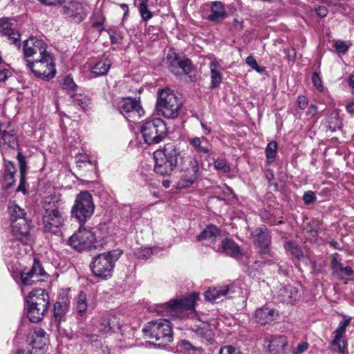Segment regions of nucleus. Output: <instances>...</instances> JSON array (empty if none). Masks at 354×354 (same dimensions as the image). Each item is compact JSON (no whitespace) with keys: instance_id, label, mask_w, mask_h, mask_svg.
<instances>
[{"instance_id":"20e7f679","label":"nucleus","mask_w":354,"mask_h":354,"mask_svg":"<svg viewBox=\"0 0 354 354\" xmlns=\"http://www.w3.org/2000/svg\"><path fill=\"white\" fill-rule=\"evenodd\" d=\"M183 102L174 91L169 88L158 91L156 109L158 114L168 119L176 118L181 110Z\"/></svg>"},{"instance_id":"a19ab883","label":"nucleus","mask_w":354,"mask_h":354,"mask_svg":"<svg viewBox=\"0 0 354 354\" xmlns=\"http://www.w3.org/2000/svg\"><path fill=\"white\" fill-rule=\"evenodd\" d=\"M277 154V143L275 141L270 142L266 148V155L267 162L272 163L274 162Z\"/></svg>"},{"instance_id":"de8ad7c7","label":"nucleus","mask_w":354,"mask_h":354,"mask_svg":"<svg viewBox=\"0 0 354 354\" xmlns=\"http://www.w3.org/2000/svg\"><path fill=\"white\" fill-rule=\"evenodd\" d=\"M136 256L140 259H147L152 254L151 249L149 248H145L142 249L137 250L135 252Z\"/></svg>"},{"instance_id":"f257e3e1","label":"nucleus","mask_w":354,"mask_h":354,"mask_svg":"<svg viewBox=\"0 0 354 354\" xmlns=\"http://www.w3.org/2000/svg\"><path fill=\"white\" fill-rule=\"evenodd\" d=\"M182 154V151L174 143L165 145L162 149L156 150L153 153L155 172L162 176L171 175Z\"/></svg>"},{"instance_id":"72a5a7b5","label":"nucleus","mask_w":354,"mask_h":354,"mask_svg":"<svg viewBox=\"0 0 354 354\" xmlns=\"http://www.w3.org/2000/svg\"><path fill=\"white\" fill-rule=\"evenodd\" d=\"M15 171L16 169L12 162L9 161L5 163V170L3 177V185L5 188L8 189L14 184V175Z\"/></svg>"},{"instance_id":"864d4df0","label":"nucleus","mask_w":354,"mask_h":354,"mask_svg":"<svg viewBox=\"0 0 354 354\" xmlns=\"http://www.w3.org/2000/svg\"><path fill=\"white\" fill-rule=\"evenodd\" d=\"M335 48L341 53H344L348 50V46L346 44L344 41L338 40L335 43L334 45Z\"/></svg>"},{"instance_id":"473e14b6","label":"nucleus","mask_w":354,"mask_h":354,"mask_svg":"<svg viewBox=\"0 0 354 354\" xmlns=\"http://www.w3.org/2000/svg\"><path fill=\"white\" fill-rule=\"evenodd\" d=\"M230 292L228 286L216 287L209 288L205 292V298L207 301H214L223 296H225Z\"/></svg>"},{"instance_id":"b1692460","label":"nucleus","mask_w":354,"mask_h":354,"mask_svg":"<svg viewBox=\"0 0 354 354\" xmlns=\"http://www.w3.org/2000/svg\"><path fill=\"white\" fill-rule=\"evenodd\" d=\"M0 32L6 37L12 44L16 46L18 48L21 46L19 32L12 28L11 25L6 20L0 21Z\"/></svg>"},{"instance_id":"f8f14e48","label":"nucleus","mask_w":354,"mask_h":354,"mask_svg":"<svg viewBox=\"0 0 354 354\" xmlns=\"http://www.w3.org/2000/svg\"><path fill=\"white\" fill-rule=\"evenodd\" d=\"M26 66L36 77L45 80L53 79L57 73L55 60L50 53L34 61H28Z\"/></svg>"},{"instance_id":"a878e982","label":"nucleus","mask_w":354,"mask_h":354,"mask_svg":"<svg viewBox=\"0 0 354 354\" xmlns=\"http://www.w3.org/2000/svg\"><path fill=\"white\" fill-rule=\"evenodd\" d=\"M66 13L71 17L77 18L78 20L82 21L86 15V5L76 1L71 2L66 8Z\"/></svg>"},{"instance_id":"052dcab7","label":"nucleus","mask_w":354,"mask_h":354,"mask_svg":"<svg viewBox=\"0 0 354 354\" xmlns=\"http://www.w3.org/2000/svg\"><path fill=\"white\" fill-rule=\"evenodd\" d=\"M315 12L318 16L320 17H324L328 14V9L326 6H315Z\"/></svg>"},{"instance_id":"8fccbe9b","label":"nucleus","mask_w":354,"mask_h":354,"mask_svg":"<svg viewBox=\"0 0 354 354\" xmlns=\"http://www.w3.org/2000/svg\"><path fill=\"white\" fill-rule=\"evenodd\" d=\"M303 200L306 205H310L316 201L317 197L313 191H307L304 194Z\"/></svg>"},{"instance_id":"3c124183","label":"nucleus","mask_w":354,"mask_h":354,"mask_svg":"<svg viewBox=\"0 0 354 354\" xmlns=\"http://www.w3.org/2000/svg\"><path fill=\"white\" fill-rule=\"evenodd\" d=\"M179 346L180 349L183 351H192L193 352L201 351V348L193 346L192 344L187 340H183Z\"/></svg>"},{"instance_id":"58836bf2","label":"nucleus","mask_w":354,"mask_h":354,"mask_svg":"<svg viewBox=\"0 0 354 354\" xmlns=\"http://www.w3.org/2000/svg\"><path fill=\"white\" fill-rule=\"evenodd\" d=\"M196 335L201 337L202 342L212 344L214 339V333L211 329L207 327L198 326L196 330Z\"/></svg>"},{"instance_id":"09e8293b","label":"nucleus","mask_w":354,"mask_h":354,"mask_svg":"<svg viewBox=\"0 0 354 354\" xmlns=\"http://www.w3.org/2000/svg\"><path fill=\"white\" fill-rule=\"evenodd\" d=\"M245 62L252 69L259 73H261L264 71V68L259 66L257 62L252 56H248L245 59Z\"/></svg>"},{"instance_id":"7c9ffc66","label":"nucleus","mask_w":354,"mask_h":354,"mask_svg":"<svg viewBox=\"0 0 354 354\" xmlns=\"http://www.w3.org/2000/svg\"><path fill=\"white\" fill-rule=\"evenodd\" d=\"M219 235V229L214 225H209L198 236V240L200 241L207 240L214 242Z\"/></svg>"},{"instance_id":"c03bdc74","label":"nucleus","mask_w":354,"mask_h":354,"mask_svg":"<svg viewBox=\"0 0 354 354\" xmlns=\"http://www.w3.org/2000/svg\"><path fill=\"white\" fill-rule=\"evenodd\" d=\"M138 10L144 21H147L153 17V13L149 10L147 3H139Z\"/></svg>"},{"instance_id":"a18cd8bd","label":"nucleus","mask_w":354,"mask_h":354,"mask_svg":"<svg viewBox=\"0 0 354 354\" xmlns=\"http://www.w3.org/2000/svg\"><path fill=\"white\" fill-rule=\"evenodd\" d=\"M77 85L73 81V79L68 75L64 77L62 88L64 90H66L67 92H73L76 89Z\"/></svg>"},{"instance_id":"37998d69","label":"nucleus","mask_w":354,"mask_h":354,"mask_svg":"<svg viewBox=\"0 0 354 354\" xmlns=\"http://www.w3.org/2000/svg\"><path fill=\"white\" fill-rule=\"evenodd\" d=\"M71 97L75 105L79 106L82 109H85L86 107H87L90 104V100L85 95L81 94H75Z\"/></svg>"},{"instance_id":"69168bd1","label":"nucleus","mask_w":354,"mask_h":354,"mask_svg":"<svg viewBox=\"0 0 354 354\" xmlns=\"http://www.w3.org/2000/svg\"><path fill=\"white\" fill-rule=\"evenodd\" d=\"M122 9L124 10V18L126 17L128 15L129 13V7L127 4H122L121 5Z\"/></svg>"},{"instance_id":"13d9d810","label":"nucleus","mask_w":354,"mask_h":354,"mask_svg":"<svg viewBox=\"0 0 354 354\" xmlns=\"http://www.w3.org/2000/svg\"><path fill=\"white\" fill-rule=\"evenodd\" d=\"M12 75V73L8 68L0 69V82H5Z\"/></svg>"},{"instance_id":"49530a36","label":"nucleus","mask_w":354,"mask_h":354,"mask_svg":"<svg viewBox=\"0 0 354 354\" xmlns=\"http://www.w3.org/2000/svg\"><path fill=\"white\" fill-rule=\"evenodd\" d=\"M214 167L223 173H228L230 171V167L226 160L218 158L214 162Z\"/></svg>"},{"instance_id":"5fc2aeb1","label":"nucleus","mask_w":354,"mask_h":354,"mask_svg":"<svg viewBox=\"0 0 354 354\" xmlns=\"http://www.w3.org/2000/svg\"><path fill=\"white\" fill-rule=\"evenodd\" d=\"M308 348V344L307 342L299 343L297 346L292 349V354H302Z\"/></svg>"},{"instance_id":"603ef678","label":"nucleus","mask_w":354,"mask_h":354,"mask_svg":"<svg viewBox=\"0 0 354 354\" xmlns=\"http://www.w3.org/2000/svg\"><path fill=\"white\" fill-rule=\"evenodd\" d=\"M97 15H99L100 17H99L98 20L94 21L93 22V26L94 28H95L96 29H97L100 32H101L103 30H104V22L105 18L103 16H102L100 13H95V17L97 16Z\"/></svg>"},{"instance_id":"f03ea898","label":"nucleus","mask_w":354,"mask_h":354,"mask_svg":"<svg viewBox=\"0 0 354 354\" xmlns=\"http://www.w3.org/2000/svg\"><path fill=\"white\" fill-rule=\"evenodd\" d=\"M198 294L192 293L188 297L179 299H173L158 306V312L163 314L166 313L171 316V319L178 318L183 319L194 313V304L198 299Z\"/></svg>"},{"instance_id":"ea45409f","label":"nucleus","mask_w":354,"mask_h":354,"mask_svg":"<svg viewBox=\"0 0 354 354\" xmlns=\"http://www.w3.org/2000/svg\"><path fill=\"white\" fill-rule=\"evenodd\" d=\"M284 247L285 249L289 251L297 260L301 261L304 259V252L301 248L295 243L288 241Z\"/></svg>"},{"instance_id":"39448f33","label":"nucleus","mask_w":354,"mask_h":354,"mask_svg":"<svg viewBox=\"0 0 354 354\" xmlns=\"http://www.w3.org/2000/svg\"><path fill=\"white\" fill-rule=\"evenodd\" d=\"M122 254L120 251H109L94 257L90 267L93 275L101 280L112 277L115 262Z\"/></svg>"},{"instance_id":"412c9836","label":"nucleus","mask_w":354,"mask_h":354,"mask_svg":"<svg viewBox=\"0 0 354 354\" xmlns=\"http://www.w3.org/2000/svg\"><path fill=\"white\" fill-rule=\"evenodd\" d=\"M350 322L351 318H348L339 322L334 332V337L331 342L332 345L337 346L339 352L342 354L347 347V342L345 340H342V338L345 334L346 328L350 324Z\"/></svg>"},{"instance_id":"f704fd0d","label":"nucleus","mask_w":354,"mask_h":354,"mask_svg":"<svg viewBox=\"0 0 354 354\" xmlns=\"http://www.w3.org/2000/svg\"><path fill=\"white\" fill-rule=\"evenodd\" d=\"M219 64L215 61H212L209 64L211 73L212 88H216L222 82L223 75L221 71L218 69Z\"/></svg>"},{"instance_id":"2eb2a0df","label":"nucleus","mask_w":354,"mask_h":354,"mask_svg":"<svg viewBox=\"0 0 354 354\" xmlns=\"http://www.w3.org/2000/svg\"><path fill=\"white\" fill-rule=\"evenodd\" d=\"M118 109L129 121H135L144 114L139 102L131 97L122 99L118 104Z\"/></svg>"},{"instance_id":"6ab92c4d","label":"nucleus","mask_w":354,"mask_h":354,"mask_svg":"<svg viewBox=\"0 0 354 354\" xmlns=\"http://www.w3.org/2000/svg\"><path fill=\"white\" fill-rule=\"evenodd\" d=\"M120 319L115 315H106L99 319L97 328L104 334H110L121 328Z\"/></svg>"},{"instance_id":"2f4dec72","label":"nucleus","mask_w":354,"mask_h":354,"mask_svg":"<svg viewBox=\"0 0 354 354\" xmlns=\"http://www.w3.org/2000/svg\"><path fill=\"white\" fill-rule=\"evenodd\" d=\"M69 309V303L66 298L57 301L54 306V316L55 319L60 322L68 313Z\"/></svg>"},{"instance_id":"f3484780","label":"nucleus","mask_w":354,"mask_h":354,"mask_svg":"<svg viewBox=\"0 0 354 354\" xmlns=\"http://www.w3.org/2000/svg\"><path fill=\"white\" fill-rule=\"evenodd\" d=\"M46 274L41 263L34 259L32 266L30 269H24L21 272V281L23 286H31L40 281L39 277Z\"/></svg>"},{"instance_id":"c85d7f7f","label":"nucleus","mask_w":354,"mask_h":354,"mask_svg":"<svg viewBox=\"0 0 354 354\" xmlns=\"http://www.w3.org/2000/svg\"><path fill=\"white\" fill-rule=\"evenodd\" d=\"M297 290L291 286H283L281 288L277 293L278 299L283 303H291L293 298L297 295Z\"/></svg>"},{"instance_id":"393cba45","label":"nucleus","mask_w":354,"mask_h":354,"mask_svg":"<svg viewBox=\"0 0 354 354\" xmlns=\"http://www.w3.org/2000/svg\"><path fill=\"white\" fill-rule=\"evenodd\" d=\"M268 351L272 354H277L282 352L288 344V341L284 336L274 335L268 339Z\"/></svg>"},{"instance_id":"5701e85b","label":"nucleus","mask_w":354,"mask_h":354,"mask_svg":"<svg viewBox=\"0 0 354 354\" xmlns=\"http://www.w3.org/2000/svg\"><path fill=\"white\" fill-rule=\"evenodd\" d=\"M210 12L207 19L214 23H219L223 21L227 16L225 6L221 1L212 2Z\"/></svg>"},{"instance_id":"aec40b11","label":"nucleus","mask_w":354,"mask_h":354,"mask_svg":"<svg viewBox=\"0 0 354 354\" xmlns=\"http://www.w3.org/2000/svg\"><path fill=\"white\" fill-rule=\"evenodd\" d=\"M0 148L3 156L19 148L16 136L10 131H2V125H0Z\"/></svg>"},{"instance_id":"c9c22d12","label":"nucleus","mask_w":354,"mask_h":354,"mask_svg":"<svg viewBox=\"0 0 354 354\" xmlns=\"http://www.w3.org/2000/svg\"><path fill=\"white\" fill-rule=\"evenodd\" d=\"M111 66V62L110 60H101L91 66V71L95 76H102L106 75Z\"/></svg>"},{"instance_id":"e433bc0d","label":"nucleus","mask_w":354,"mask_h":354,"mask_svg":"<svg viewBox=\"0 0 354 354\" xmlns=\"http://www.w3.org/2000/svg\"><path fill=\"white\" fill-rule=\"evenodd\" d=\"M17 160L19 165V170H20V183L18 186L17 191L24 192V182H25V176L26 173V162L25 160V157L21 154V152H18L17 154Z\"/></svg>"},{"instance_id":"0e129e2a","label":"nucleus","mask_w":354,"mask_h":354,"mask_svg":"<svg viewBox=\"0 0 354 354\" xmlns=\"http://www.w3.org/2000/svg\"><path fill=\"white\" fill-rule=\"evenodd\" d=\"M348 84L350 87L354 88V75H351L349 76L348 79Z\"/></svg>"},{"instance_id":"4be33fe9","label":"nucleus","mask_w":354,"mask_h":354,"mask_svg":"<svg viewBox=\"0 0 354 354\" xmlns=\"http://www.w3.org/2000/svg\"><path fill=\"white\" fill-rule=\"evenodd\" d=\"M187 142L192 151L207 156L211 154V145L205 136L189 138Z\"/></svg>"},{"instance_id":"4468645a","label":"nucleus","mask_w":354,"mask_h":354,"mask_svg":"<svg viewBox=\"0 0 354 354\" xmlns=\"http://www.w3.org/2000/svg\"><path fill=\"white\" fill-rule=\"evenodd\" d=\"M46 49L47 44L42 39L30 37L25 40L23 44V55L26 65L28 61H34L48 53Z\"/></svg>"},{"instance_id":"423d86ee","label":"nucleus","mask_w":354,"mask_h":354,"mask_svg":"<svg viewBox=\"0 0 354 354\" xmlns=\"http://www.w3.org/2000/svg\"><path fill=\"white\" fill-rule=\"evenodd\" d=\"M146 337L155 339L154 344L165 346L173 340L172 326L168 319H158L147 323L142 329Z\"/></svg>"},{"instance_id":"0eeeda50","label":"nucleus","mask_w":354,"mask_h":354,"mask_svg":"<svg viewBox=\"0 0 354 354\" xmlns=\"http://www.w3.org/2000/svg\"><path fill=\"white\" fill-rule=\"evenodd\" d=\"M28 306V317L31 322H38L44 316L49 306L48 294L44 289L32 290L26 299Z\"/></svg>"},{"instance_id":"680f3d73","label":"nucleus","mask_w":354,"mask_h":354,"mask_svg":"<svg viewBox=\"0 0 354 354\" xmlns=\"http://www.w3.org/2000/svg\"><path fill=\"white\" fill-rule=\"evenodd\" d=\"M201 127L203 129V133L205 135H209L211 132V129L208 127L205 124L201 122Z\"/></svg>"},{"instance_id":"bb28decb","label":"nucleus","mask_w":354,"mask_h":354,"mask_svg":"<svg viewBox=\"0 0 354 354\" xmlns=\"http://www.w3.org/2000/svg\"><path fill=\"white\" fill-rule=\"evenodd\" d=\"M254 319L261 325L269 324L274 319V310L267 307L259 308L255 312Z\"/></svg>"},{"instance_id":"338daca9","label":"nucleus","mask_w":354,"mask_h":354,"mask_svg":"<svg viewBox=\"0 0 354 354\" xmlns=\"http://www.w3.org/2000/svg\"><path fill=\"white\" fill-rule=\"evenodd\" d=\"M106 31H107L109 37L111 36V35L112 36H114V35L116 36L117 30L115 29H114V28H109Z\"/></svg>"},{"instance_id":"4d7b16f0","label":"nucleus","mask_w":354,"mask_h":354,"mask_svg":"<svg viewBox=\"0 0 354 354\" xmlns=\"http://www.w3.org/2000/svg\"><path fill=\"white\" fill-rule=\"evenodd\" d=\"M354 274V271L350 266H346L345 268H342L341 270V274L340 276H338L337 277L340 279H344V277H351Z\"/></svg>"},{"instance_id":"9d476101","label":"nucleus","mask_w":354,"mask_h":354,"mask_svg":"<svg viewBox=\"0 0 354 354\" xmlns=\"http://www.w3.org/2000/svg\"><path fill=\"white\" fill-rule=\"evenodd\" d=\"M140 132L145 143L157 144L165 138L167 127L162 119L155 118L145 120L140 127Z\"/></svg>"},{"instance_id":"6e6552de","label":"nucleus","mask_w":354,"mask_h":354,"mask_svg":"<svg viewBox=\"0 0 354 354\" xmlns=\"http://www.w3.org/2000/svg\"><path fill=\"white\" fill-rule=\"evenodd\" d=\"M10 212L11 227L13 234L17 238L25 243H28L30 239V222L25 217L24 209L16 204L9 207Z\"/></svg>"},{"instance_id":"79ce46f5","label":"nucleus","mask_w":354,"mask_h":354,"mask_svg":"<svg viewBox=\"0 0 354 354\" xmlns=\"http://www.w3.org/2000/svg\"><path fill=\"white\" fill-rule=\"evenodd\" d=\"M339 254L337 252L332 255L331 260V269L333 270V274L335 277L340 276L341 270L343 268L342 263L339 260Z\"/></svg>"},{"instance_id":"4c0bfd02","label":"nucleus","mask_w":354,"mask_h":354,"mask_svg":"<svg viewBox=\"0 0 354 354\" xmlns=\"http://www.w3.org/2000/svg\"><path fill=\"white\" fill-rule=\"evenodd\" d=\"M87 308L88 302L86 299V293L84 292L83 291H81L76 298V313L79 316L82 317L84 314L86 312Z\"/></svg>"},{"instance_id":"7ed1b4c3","label":"nucleus","mask_w":354,"mask_h":354,"mask_svg":"<svg viewBox=\"0 0 354 354\" xmlns=\"http://www.w3.org/2000/svg\"><path fill=\"white\" fill-rule=\"evenodd\" d=\"M64 203L59 198H47L44 205L42 223L44 230L55 234L58 228L63 225L64 218L62 209Z\"/></svg>"},{"instance_id":"bf43d9fd","label":"nucleus","mask_w":354,"mask_h":354,"mask_svg":"<svg viewBox=\"0 0 354 354\" xmlns=\"http://www.w3.org/2000/svg\"><path fill=\"white\" fill-rule=\"evenodd\" d=\"M298 106L301 109H305L308 104V99L304 95H299L297 97Z\"/></svg>"},{"instance_id":"dca6fc26","label":"nucleus","mask_w":354,"mask_h":354,"mask_svg":"<svg viewBox=\"0 0 354 354\" xmlns=\"http://www.w3.org/2000/svg\"><path fill=\"white\" fill-rule=\"evenodd\" d=\"M167 60L169 71L176 75H186L192 70L191 61L179 57L175 53H169Z\"/></svg>"},{"instance_id":"6e6d98bb","label":"nucleus","mask_w":354,"mask_h":354,"mask_svg":"<svg viewBox=\"0 0 354 354\" xmlns=\"http://www.w3.org/2000/svg\"><path fill=\"white\" fill-rule=\"evenodd\" d=\"M312 82L313 85L319 90H322L323 88V86L322 84V80L318 75L317 73H314L312 75Z\"/></svg>"},{"instance_id":"9b49d317","label":"nucleus","mask_w":354,"mask_h":354,"mask_svg":"<svg viewBox=\"0 0 354 354\" xmlns=\"http://www.w3.org/2000/svg\"><path fill=\"white\" fill-rule=\"evenodd\" d=\"M179 165L183 172L177 183L178 189H185L193 185L198 178L199 167L198 160L193 156L183 153Z\"/></svg>"},{"instance_id":"c756f323","label":"nucleus","mask_w":354,"mask_h":354,"mask_svg":"<svg viewBox=\"0 0 354 354\" xmlns=\"http://www.w3.org/2000/svg\"><path fill=\"white\" fill-rule=\"evenodd\" d=\"M32 341H31V344L33 348L41 349L43 348V346L46 344L48 342V338L46 337V333L41 328H36L34 330V333L32 336Z\"/></svg>"},{"instance_id":"e2e57ef3","label":"nucleus","mask_w":354,"mask_h":354,"mask_svg":"<svg viewBox=\"0 0 354 354\" xmlns=\"http://www.w3.org/2000/svg\"><path fill=\"white\" fill-rule=\"evenodd\" d=\"M346 110L351 113H354V102H350L347 104Z\"/></svg>"},{"instance_id":"a211bd4d","label":"nucleus","mask_w":354,"mask_h":354,"mask_svg":"<svg viewBox=\"0 0 354 354\" xmlns=\"http://www.w3.org/2000/svg\"><path fill=\"white\" fill-rule=\"evenodd\" d=\"M251 235L254 238L255 245L259 248L260 253L269 254L271 236L268 228L266 226L257 227L252 231Z\"/></svg>"},{"instance_id":"cd10ccee","label":"nucleus","mask_w":354,"mask_h":354,"mask_svg":"<svg viewBox=\"0 0 354 354\" xmlns=\"http://www.w3.org/2000/svg\"><path fill=\"white\" fill-rule=\"evenodd\" d=\"M218 251L232 257H237L241 254L239 246L233 240L230 239H224L222 241Z\"/></svg>"},{"instance_id":"1a4fd4ad","label":"nucleus","mask_w":354,"mask_h":354,"mask_svg":"<svg viewBox=\"0 0 354 354\" xmlns=\"http://www.w3.org/2000/svg\"><path fill=\"white\" fill-rule=\"evenodd\" d=\"M94 209L92 195L87 191L81 192L76 196L71 209V216L82 225L91 217Z\"/></svg>"},{"instance_id":"ddd939ff","label":"nucleus","mask_w":354,"mask_h":354,"mask_svg":"<svg viewBox=\"0 0 354 354\" xmlns=\"http://www.w3.org/2000/svg\"><path fill=\"white\" fill-rule=\"evenodd\" d=\"M95 236L92 231L80 225L68 241V244L75 250L82 251L95 248Z\"/></svg>"},{"instance_id":"774afa93","label":"nucleus","mask_w":354,"mask_h":354,"mask_svg":"<svg viewBox=\"0 0 354 354\" xmlns=\"http://www.w3.org/2000/svg\"><path fill=\"white\" fill-rule=\"evenodd\" d=\"M109 38H110V40H111V43L112 44H118V37L116 36H115V35L112 36L111 35V36L109 37Z\"/></svg>"}]
</instances>
